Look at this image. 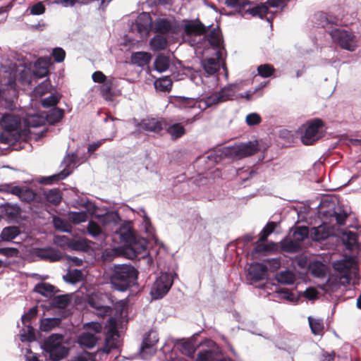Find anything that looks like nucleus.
Masks as SVG:
<instances>
[{
	"instance_id": "obj_51",
	"label": "nucleus",
	"mask_w": 361,
	"mask_h": 361,
	"mask_svg": "<svg viewBox=\"0 0 361 361\" xmlns=\"http://www.w3.org/2000/svg\"><path fill=\"white\" fill-rule=\"evenodd\" d=\"M300 343V340L297 336H292L287 341V342H286V347L284 349L290 354L294 353L298 350Z\"/></svg>"
},
{
	"instance_id": "obj_15",
	"label": "nucleus",
	"mask_w": 361,
	"mask_h": 361,
	"mask_svg": "<svg viewBox=\"0 0 361 361\" xmlns=\"http://www.w3.org/2000/svg\"><path fill=\"white\" fill-rule=\"evenodd\" d=\"M21 209L16 204L5 203L0 206V214L1 218L6 219L8 221H16L20 215Z\"/></svg>"
},
{
	"instance_id": "obj_25",
	"label": "nucleus",
	"mask_w": 361,
	"mask_h": 361,
	"mask_svg": "<svg viewBox=\"0 0 361 361\" xmlns=\"http://www.w3.org/2000/svg\"><path fill=\"white\" fill-rule=\"evenodd\" d=\"M330 231L324 224H321L317 227H312L310 231V236L314 241H323L330 236Z\"/></svg>"
},
{
	"instance_id": "obj_38",
	"label": "nucleus",
	"mask_w": 361,
	"mask_h": 361,
	"mask_svg": "<svg viewBox=\"0 0 361 361\" xmlns=\"http://www.w3.org/2000/svg\"><path fill=\"white\" fill-rule=\"evenodd\" d=\"M276 280L281 284L291 285L295 281V276L290 270L281 271L276 274Z\"/></svg>"
},
{
	"instance_id": "obj_42",
	"label": "nucleus",
	"mask_w": 361,
	"mask_h": 361,
	"mask_svg": "<svg viewBox=\"0 0 361 361\" xmlns=\"http://www.w3.org/2000/svg\"><path fill=\"white\" fill-rule=\"evenodd\" d=\"M89 304L90 307L95 309L96 314L101 317H105L111 314L112 309L110 306L100 305L93 299L89 300Z\"/></svg>"
},
{
	"instance_id": "obj_8",
	"label": "nucleus",
	"mask_w": 361,
	"mask_h": 361,
	"mask_svg": "<svg viewBox=\"0 0 361 361\" xmlns=\"http://www.w3.org/2000/svg\"><path fill=\"white\" fill-rule=\"evenodd\" d=\"M75 164V155H68L64 157L61 162V166L63 169L58 173L54 174L48 177H43L39 181L42 184H51L54 181L65 179L72 172V169Z\"/></svg>"
},
{
	"instance_id": "obj_50",
	"label": "nucleus",
	"mask_w": 361,
	"mask_h": 361,
	"mask_svg": "<svg viewBox=\"0 0 361 361\" xmlns=\"http://www.w3.org/2000/svg\"><path fill=\"white\" fill-rule=\"evenodd\" d=\"M202 101L204 102L207 107H210L222 103L221 96H219L218 92H214L209 95L202 97Z\"/></svg>"
},
{
	"instance_id": "obj_45",
	"label": "nucleus",
	"mask_w": 361,
	"mask_h": 361,
	"mask_svg": "<svg viewBox=\"0 0 361 361\" xmlns=\"http://www.w3.org/2000/svg\"><path fill=\"white\" fill-rule=\"evenodd\" d=\"M63 280L70 284H75L82 279V273L80 269H73L69 271L66 275L63 276Z\"/></svg>"
},
{
	"instance_id": "obj_43",
	"label": "nucleus",
	"mask_w": 361,
	"mask_h": 361,
	"mask_svg": "<svg viewBox=\"0 0 361 361\" xmlns=\"http://www.w3.org/2000/svg\"><path fill=\"white\" fill-rule=\"evenodd\" d=\"M46 200L54 205H58L61 201V195L59 189L53 188L44 191V192Z\"/></svg>"
},
{
	"instance_id": "obj_63",
	"label": "nucleus",
	"mask_w": 361,
	"mask_h": 361,
	"mask_svg": "<svg viewBox=\"0 0 361 361\" xmlns=\"http://www.w3.org/2000/svg\"><path fill=\"white\" fill-rule=\"evenodd\" d=\"M214 353L210 350L200 351L197 354L195 361H214Z\"/></svg>"
},
{
	"instance_id": "obj_44",
	"label": "nucleus",
	"mask_w": 361,
	"mask_h": 361,
	"mask_svg": "<svg viewBox=\"0 0 361 361\" xmlns=\"http://www.w3.org/2000/svg\"><path fill=\"white\" fill-rule=\"evenodd\" d=\"M154 87L160 92H169L172 87V80L170 77L165 76L154 82Z\"/></svg>"
},
{
	"instance_id": "obj_64",
	"label": "nucleus",
	"mask_w": 361,
	"mask_h": 361,
	"mask_svg": "<svg viewBox=\"0 0 361 361\" xmlns=\"http://www.w3.org/2000/svg\"><path fill=\"white\" fill-rule=\"evenodd\" d=\"M178 103L179 106L183 109L192 108L195 104V100L192 98L185 97H178Z\"/></svg>"
},
{
	"instance_id": "obj_18",
	"label": "nucleus",
	"mask_w": 361,
	"mask_h": 361,
	"mask_svg": "<svg viewBox=\"0 0 361 361\" xmlns=\"http://www.w3.org/2000/svg\"><path fill=\"white\" fill-rule=\"evenodd\" d=\"M0 125L4 130L13 132L18 129L20 119L12 114L6 113L0 116Z\"/></svg>"
},
{
	"instance_id": "obj_59",
	"label": "nucleus",
	"mask_w": 361,
	"mask_h": 361,
	"mask_svg": "<svg viewBox=\"0 0 361 361\" xmlns=\"http://www.w3.org/2000/svg\"><path fill=\"white\" fill-rule=\"evenodd\" d=\"M269 7L267 4H264L253 8L251 13L253 16H258L260 18H263L269 13Z\"/></svg>"
},
{
	"instance_id": "obj_54",
	"label": "nucleus",
	"mask_w": 361,
	"mask_h": 361,
	"mask_svg": "<svg viewBox=\"0 0 361 361\" xmlns=\"http://www.w3.org/2000/svg\"><path fill=\"white\" fill-rule=\"evenodd\" d=\"M88 245L86 240L83 239H71L68 248L76 251H86L88 249Z\"/></svg>"
},
{
	"instance_id": "obj_52",
	"label": "nucleus",
	"mask_w": 361,
	"mask_h": 361,
	"mask_svg": "<svg viewBox=\"0 0 361 361\" xmlns=\"http://www.w3.org/2000/svg\"><path fill=\"white\" fill-rule=\"evenodd\" d=\"M54 226L56 230L62 232L71 233V226L66 221L60 217L55 216L53 219Z\"/></svg>"
},
{
	"instance_id": "obj_48",
	"label": "nucleus",
	"mask_w": 361,
	"mask_h": 361,
	"mask_svg": "<svg viewBox=\"0 0 361 361\" xmlns=\"http://www.w3.org/2000/svg\"><path fill=\"white\" fill-rule=\"evenodd\" d=\"M44 117L37 114L28 116L25 121V124L28 128H37L44 124Z\"/></svg>"
},
{
	"instance_id": "obj_27",
	"label": "nucleus",
	"mask_w": 361,
	"mask_h": 361,
	"mask_svg": "<svg viewBox=\"0 0 361 361\" xmlns=\"http://www.w3.org/2000/svg\"><path fill=\"white\" fill-rule=\"evenodd\" d=\"M308 269L312 275L317 278H324L326 273V266L319 260L310 262Z\"/></svg>"
},
{
	"instance_id": "obj_57",
	"label": "nucleus",
	"mask_w": 361,
	"mask_h": 361,
	"mask_svg": "<svg viewBox=\"0 0 361 361\" xmlns=\"http://www.w3.org/2000/svg\"><path fill=\"white\" fill-rule=\"evenodd\" d=\"M113 335L107 336L105 339V345L103 348V352L109 354L112 350H117V353H119L118 347L116 343L112 341Z\"/></svg>"
},
{
	"instance_id": "obj_47",
	"label": "nucleus",
	"mask_w": 361,
	"mask_h": 361,
	"mask_svg": "<svg viewBox=\"0 0 361 361\" xmlns=\"http://www.w3.org/2000/svg\"><path fill=\"white\" fill-rule=\"evenodd\" d=\"M226 152L227 150L225 149H219L218 150L211 151L207 156V159L212 164H217L220 162L226 155Z\"/></svg>"
},
{
	"instance_id": "obj_19",
	"label": "nucleus",
	"mask_w": 361,
	"mask_h": 361,
	"mask_svg": "<svg viewBox=\"0 0 361 361\" xmlns=\"http://www.w3.org/2000/svg\"><path fill=\"white\" fill-rule=\"evenodd\" d=\"M267 267L263 263L255 262L250 264L248 274L255 282L264 280L267 277Z\"/></svg>"
},
{
	"instance_id": "obj_20",
	"label": "nucleus",
	"mask_w": 361,
	"mask_h": 361,
	"mask_svg": "<svg viewBox=\"0 0 361 361\" xmlns=\"http://www.w3.org/2000/svg\"><path fill=\"white\" fill-rule=\"evenodd\" d=\"M209 27H211V25L205 26L199 20L196 22H189L185 24L184 32L188 36L201 35L207 33Z\"/></svg>"
},
{
	"instance_id": "obj_30",
	"label": "nucleus",
	"mask_w": 361,
	"mask_h": 361,
	"mask_svg": "<svg viewBox=\"0 0 361 361\" xmlns=\"http://www.w3.org/2000/svg\"><path fill=\"white\" fill-rule=\"evenodd\" d=\"M62 319L64 318L61 316L44 318L41 319L39 328L42 331H49L54 328L59 326L61 323Z\"/></svg>"
},
{
	"instance_id": "obj_1",
	"label": "nucleus",
	"mask_w": 361,
	"mask_h": 361,
	"mask_svg": "<svg viewBox=\"0 0 361 361\" xmlns=\"http://www.w3.org/2000/svg\"><path fill=\"white\" fill-rule=\"evenodd\" d=\"M137 274V269L130 264H117L110 276V283L114 289L125 292L135 283Z\"/></svg>"
},
{
	"instance_id": "obj_49",
	"label": "nucleus",
	"mask_w": 361,
	"mask_h": 361,
	"mask_svg": "<svg viewBox=\"0 0 361 361\" xmlns=\"http://www.w3.org/2000/svg\"><path fill=\"white\" fill-rule=\"evenodd\" d=\"M87 233L92 237L99 239L102 238V231L100 226L94 221H90L87 226Z\"/></svg>"
},
{
	"instance_id": "obj_31",
	"label": "nucleus",
	"mask_w": 361,
	"mask_h": 361,
	"mask_svg": "<svg viewBox=\"0 0 361 361\" xmlns=\"http://www.w3.org/2000/svg\"><path fill=\"white\" fill-rule=\"evenodd\" d=\"M97 342V338L95 334L90 331L82 333L78 338L79 344L86 347L87 348H93L96 345Z\"/></svg>"
},
{
	"instance_id": "obj_7",
	"label": "nucleus",
	"mask_w": 361,
	"mask_h": 361,
	"mask_svg": "<svg viewBox=\"0 0 361 361\" xmlns=\"http://www.w3.org/2000/svg\"><path fill=\"white\" fill-rule=\"evenodd\" d=\"M153 23L151 16L149 13L142 12L140 13L134 23H132L130 31L137 32L140 37H147L150 31L153 30Z\"/></svg>"
},
{
	"instance_id": "obj_22",
	"label": "nucleus",
	"mask_w": 361,
	"mask_h": 361,
	"mask_svg": "<svg viewBox=\"0 0 361 361\" xmlns=\"http://www.w3.org/2000/svg\"><path fill=\"white\" fill-rule=\"evenodd\" d=\"M34 291L51 299L60 290L49 283L41 282L35 285Z\"/></svg>"
},
{
	"instance_id": "obj_10",
	"label": "nucleus",
	"mask_w": 361,
	"mask_h": 361,
	"mask_svg": "<svg viewBox=\"0 0 361 361\" xmlns=\"http://www.w3.org/2000/svg\"><path fill=\"white\" fill-rule=\"evenodd\" d=\"M133 122L135 126L138 128V130L159 133L166 128V122L163 118L147 117L140 121L133 118Z\"/></svg>"
},
{
	"instance_id": "obj_3",
	"label": "nucleus",
	"mask_w": 361,
	"mask_h": 361,
	"mask_svg": "<svg viewBox=\"0 0 361 361\" xmlns=\"http://www.w3.org/2000/svg\"><path fill=\"white\" fill-rule=\"evenodd\" d=\"M329 32L334 42L338 44L342 49L353 51L357 48L356 36L351 32L341 28H334Z\"/></svg>"
},
{
	"instance_id": "obj_40",
	"label": "nucleus",
	"mask_w": 361,
	"mask_h": 361,
	"mask_svg": "<svg viewBox=\"0 0 361 361\" xmlns=\"http://www.w3.org/2000/svg\"><path fill=\"white\" fill-rule=\"evenodd\" d=\"M63 109L54 107L48 112L46 118L49 123L54 124L59 122L63 117Z\"/></svg>"
},
{
	"instance_id": "obj_46",
	"label": "nucleus",
	"mask_w": 361,
	"mask_h": 361,
	"mask_svg": "<svg viewBox=\"0 0 361 361\" xmlns=\"http://www.w3.org/2000/svg\"><path fill=\"white\" fill-rule=\"evenodd\" d=\"M150 45L154 50H164L167 46V39L161 35H157L150 39Z\"/></svg>"
},
{
	"instance_id": "obj_17",
	"label": "nucleus",
	"mask_w": 361,
	"mask_h": 361,
	"mask_svg": "<svg viewBox=\"0 0 361 361\" xmlns=\"http://www.w3.org/2000/svg\"><path fill=\"white\" fill-rule=\"evenodd\" d=\"M206 37L209 44L215 50L216 57L221 59L223 51H224V47H221V38L219 30L216 28L211 30Z\"/></svg>"
},
{
	"instance_id": "obj_36",
	"label": "nucleus",
	"mask_w": 361,
	"mask_h": 361,
	"mask_svg": "<svg viewBox=\"0 0 361 361\" xmlns=\"http://www.w3.org/2000/svg\"><path fill=\"white\" fill-rule=\"evenodd\" d=\"M16 195L22 202L30 203L35 200L36 193L33 190L26 186H19V192L16 193Z\"/></svg>"
},
{
	"instance_id": "obj_2",
	"label": "nucleus",
	"mask_w": 361,
	"mask_h": 361,
	"mask_svg": "<svg viewBox=\"0 0 361 361\" xmlns=\"http://www.w3.org/2000/svg\"><path fill=\"white\" fill-rule=\"evenodd\" d=\"M63 336L52 334L43 341L41 348L45 357L51 361H60L66 357L69 352L63 343Z\"/></svg>"
},
{
	"instance_id": "obj_29",
	"label": "nucleus",
	"mask_w": 361,
	"mask_h": 361,
	"mask_svg": "<svg viewBox=\"0 0 361 361\" xmlns=\"http://www.w3.org/2000/svg\"><path fill=\"white\" fill-rule=\"evenodd\" d=\"M20 233V228L17 226H9L4 228L0 237L2 241L9 242L15 239Z\"/></svg>"
},
{
	"instance_id": "obj_56",
	"label": "nucleus",
	"mask_w": 361,
	"mask_h": 361,
	"mask_svg": "<svg viewBox=\"0 0 361 361\" xmlns=\"http://www.w3.org/2000/svg\"><path fill=\"white\" fill-rule=\"evenodd\" d=\"M276 226V224L274 221H269L265 226V227L261 231V235L259 237L260 241H264L267 240L268 236L274 232L275 228Z\"/></svg>"
},
{
	"instance_id": "obj_11",
	"label": "nucleus",
	"mask_w": 361,
	"mask_h": 361,
	"mask_svg": "<svg viewBox=\"0 0 361 361\" xmlns=\"http://www.w3.org/2000/svg\"><path fill=\"white\" fill-rule=\"evenodd\" d=\"M153 31L161 35H173L178 32V25L173 18L159 17L154 20Z\"/></svg>"
},
{
	"instance_id": "obj_4",
	"label": "nucleus",
	"mask_w": 361,
	"mask_h": 361,
	"mask_svg": "<svg viewBox=\"0 0 361 361\" xmlns=\"http://www.w3.org/2000/svg\"><path fill=\"white\" fill-rule=\"evenodd\" d=\"M334 268L338 272L340 281L343 285H349L351 279L358 274L357 265L352 261L343 259L334 264Z\"/></svg>"
},
{
	"instance_id": "obj_24",
	"label": "nucleus",
	"mask_w": 361,
	"mask_h": 361,
	"mask_svg": "<svg viewBox=\"0 0 361 361\" xmlns=\"http://www.w3.org/2000/svg\"><path fill=\"white\" fill-rule=\"evenodd\" d=\"M240 86L238 84H230L221 88L218 91L222 103L233 100L235 96V93L240 90Z\"/></svg>"
},
{
	"instance_id": "obj_55",
	"label": "nucleus",
	"mask_w": 361,
	"mask_h": 361,
	"mask_svg": "<svg viewBox=\"0 0 361 361\" xmlns=\"http://www.w3.org/2000/svg\"><path fill=\"white\" fill-rule=\"evenodd\" d=\"M53 2L67 8L73 7L75 4L86 5L88 4L89 0H53Z\"/></svg>"
},
{
	"instance_id": "obj_21",
	"label": "nucleus",
	"mask_w": 361,
	"mask_h": 361,
	"mask_svg": "<svg viewBox=\"0 0 361 361\" xmlns=\"http://www.w3.org/2000/svg\"><path fill=\"white\" fill-rule=\"evenodd\" d=\"M223 61V58L221 59L216 57L214 58H207L203 59L201 61L202 66L205 72V73L209 75H214L220 69V63Z\"/></svg>"
},
{
	"instance_id": "obj_23",
	"label": "nucleus",
	"mask_w": 361,
	"mask_h": 361,
	"mask_svg": "<svg viewBox=\"0 0 361 361\" xmlns=\"http://www.w3.org/2000/svg\"><path fill=\"white\" fill-rule=\"evenodd\" d=\"M315 23L324 28H331L336 24V18L328 15L325 12H319L315 14Z\"/></svg>"
},
{
	"instance_id": "obj_61",
	"label": "nucleus",
	"mask_w": 361,
	"mask_h": 361,
	"mask_svg": "<svg viewBox=\"0 0 361 361\" xmlns=\"http://www.w3.org/2000/svg\"><path fill=\"white\" fill-rule=\"evenodd\" d=\"M70 219L73 224H78L86 221L87 214L84 212H73L70 213Z\"/></svg>"
},
{
	"instance_id": "obj_58",
	"label": "nucleus",
	"mask_w": 361,
	"mask_h": 361,
	"mask_svg": "<svg viewBox=\"0 0 361 361\" xmlns=\"http://www.w3.org/2000/svg\"><path fill=\"white\" fill-rule=\"evenodd\" d=\"M258 73L262 78L270 77L274 72V68L269 64H262L257 68Z\"/></svg>"
},
{
	"instance_id": "obj_14",
	"label": "nucleus",
	"mask_w": 361,
	"mask_h": 361,
	"mask_svg": "<svg viewBox=\"0 0 361 361\" xmlns=\"http://www.w3.org/2000/svg\"><path fill=\"white\" fill-rule=\"evenodd\" d=\"M121 219L119 214L117 212H108L101 218V222L104 226H118L114 231L119 236L121 234L128 233L131 231V228L128 224L119 225Z\"/></svg>"
},
{
	"instance_id": "obj_39",
	"label": "nucleus",
	"mask_w": 361,
	"mask_h": 361,
	"mask_svg": "<svg viewBox=\"0 0 361 361\" xmlns=\"http://www.w3.org/2000/svg\"><path fill=\"white\" fill-rule=\"evenodd\" d=\"M308 322L311 332L315 335H322L324 333V322L322 319L313 318L312 317H308Z\"/></svg>"
},
{
	"instance_id": "obj_26",
	"label": "nucleus",
	"mask_w": 361,
	"mask_h": 361,
	"mask_svg": "<svg viewBox=\"0 0 361 361\" xmlns=\"http://www.w3.org/2000/svg\"><path fill=\"white\" fill-rule=\"evenodd\" d=\"M257 150V144L249 142L239 145L235 149V152L239 157H245L255 154Z\"/></svg>"
},
{
	"instance_id": "obj_32",
	"label": "nucleus",
	"mask_w": 361,
	"mask_h": 361,
	"mask_svg": "<svg viewBox=\"0 0 361 361\" xmlns=\"http://www.w3.org/2000/svg\"><path fill=\"white\" fill-rule=\"evenodd\" d=\"M151 58L150 54L145 51H138L133 54L131 61L133 64L143 67L149 63Z\"/></svg>"
},
{
	"instance_id": "obj_41",
	"label": "nucleus",
	"mask_w": 361,
	"mask_h": 361,
	"mask_svg": "<svg viewBox=\"0 0 361 361\" xmlns=\"http://www.w3.org/2000/svg\"><path fill=\"white\" fill-rule=\"evenodd\" d=\"M155 70L159 73L166 71L170 65L169 58L163 55H158L154 60Z\"/></svg>"
},
{
	"instance_id": "obj_13",
	"label": "nucleus",
	"mask_w": 361,
	"mask_h": 361,
	"mask_svg": "<svg viewBox=\"0 0 361 361\" xmlns=\"http://www.w3.org/2000/svg\"><path fill=\"white\" fill-rule=\"evenodd\" d=\"M71 302V296L70 294H62L59 295H54L49 302L51 307L57 308V315L61 317L66 318L70 314V311L67 307Z\"/></svg>"
},
{
	"instance_id": "obj_34",
	"label": "nucleus",
	"mask_w": 361,
	"mask_h": 361,
	"mask_svg": "<svg viewBox=\"0 0 361 361\" xmlns=\"http://www.w3.org/2000/svg\"><path fill=\"white\" fill-rule=\"evenodd\" d=\"M291 233L293 239L300 244L301 242L307 238L310 231L307 226H300L292 228Z\"/></svg>"
},
{
	"instance_id": "obj_9",
	"label": "nucleus",
	"mask_w": 361,
	"mask_h": 361,
	"mask_svg": "<svg viewBox=\"0 0 361 361\" xmlns=\"http://www.w3.org/2000/svg\"><path fill=\"white\" fill-rule=\"evenodd\" d=\"M173 284L171 276L166 273L161 274L154 283L150 294L153 299L159 300L162 298L170 290Z\"/></svg>"
},
{
	"instance_id": "obj_35",
	"label": "nucleus",
	"mask_w": 361,
	"mask_h": 361,
	"mask_svg": "<svg viewBox=\"0 0 361 361\" xmlns=\"http://www.w3.org/2000/svg\"><path fill=\"white\" fill-rule=\"evenodd\" d=\"M343 235L346 236L344 244L347 249L352 250L354 246L358 245L361 238V234L353 231H346L343 233Z\"/></svg>"
},
{
	"instance_id": "obj_16",
	"label": "nucleus",
	"mask_w": 361,
	"mask_h": 361,
	"mask_svg": "<svg viewBox=\"0 0 361 361\" xmlns=\"http://www.w3.org/2000/svg\"><path fill=\"white\" fill-rule=\"evenodd\" d=\"M36 255L41 259L51 262L60 261L63 258L62 252L51 247L37 249Z\"/></svg>"
},
{
	"instance_id": "obj_33",
	"label": "nucleus",
	"mask_w": 361,
	"mask_h": 361,
	"mask_svg": "<svg viewBox=\"0 0 361 361\" xmlns=\"http://www.w3.org/2000/svg\"><path fill=\"white\" fill-rule=\"evenodd\" d=\"M167 133L171 135L172 140H177L185 133L184 126L180 123H175L166 126Z\"/></svg>"
},
{
	"instance_id": "obj_28",
	"label": "nucleus",
	"mask_w": 361,
	"mask_h": 361,
	"mask_svg": "<svg viewBox=\"0 0 361 361\" xmlns=\"http://www.w3.org/2000/svg\"><path fill=\"white\" fill-rule=\"evenodd\" d=\"M37 307H31L29 310V311L27 313L24 314L22 316V318H21L22 322L28 329V336H27V337L34 336L33 329L27 323H29L30 319L34 317H35L37 315ZM21 336L23 337L21 338L22 341H23L24 340H28V338H25V335L23 334V335H21Z\"/></svg>"
},
{
	"instance_id": "obj_53",
	"label": "nucleus",
	"mask_w": 361,
	"mask_h": 361,
	"mask_svg": "<svg viewBox=\"0 0 361 361\" xmlns=\"http://www.w3.org/2000/svg\"><path fill=\"white\" fill-rule=\"evenodd\" d=\"M300 247V244L293 239L286 240L282 244L283 250L290 253L298 252Z\"/></svg>"
},
{
	"instance_id": "obj_60",
	"label": "nucleus",
	"mask_w": 361,
	"mask_h": 361,
	"mask_svg": "<svg viewBox=\"0 0 361 361\" xmlns=\"http://www.w3.org/2000/svg\"><path fill=\"white\" fill-rule=\"evenodd\" d=\"M59 101V98L56 94H51L47 97H45L42 100V105L44 108L55 107V106L58 104Z\"/></svg>"
},
{
	"instance_id": "obj_12",
	"label": "nucleus",
	"mask_w": 361,
	"mask_h": 361,
	"mask_svg": "<svg viewBox=\"0 0 361 361\" xmlns=\"http://www.w3.org/2000/svg\"><path fill=\"white\" fill-rule=\"evenodd\" d=\"M158 341V334L155 330L152 329L145 334L140 345V355L143 359H147L148 356L155 353Z\"/></svg>"
},
{
	"instance_id": "obj_5",
	"label": "nucleus",
	"mask_w": 361,
	"mask_h": 361,
	"mask_svg": "<svg viewBox=\"0 0 361 361\" xmlns=\"http://www.w3.org/2000/svg\"><path fill=\"white\" fill-rule=\"evenodd\" d=\"M319 213L323 218L329 219L334 217L338 225H344L345 219L348 216V211L341 207H336L334 202H323L321 203Z\"/></svg>"
},
{
	"instance_id": "obj_6",
	"label": "nucleus",
	"mask_w": 361,
	"mask_h": 361,
	"mask_svg": "<svg viewBox=\"0 0 361 361\" xmlns=\"http://www.w3.org/2000/svg\"><path fill=\"white\" fill-rule=\"evenodd\" d=\"M323 121L315 118L307 123L305 130L301 136V141L305 145H313L322 137L321 128Z\"/></svg>"
},
{
	"instance_id": "obj_37",
	"label": "nucleus",
	"mask_w": 361,
	"mask_h": 361,
	"mask_svg": "<svg viewBox=\"0 0 361 361\" xmlns=\"http://www.w3.org/2000/svg\"><path fill=\"white\" fill-rule=\"evenodd\" d=\"M116 85V80L114 78L106 79L101 87V94L106 99H111L113 95L111 94L112 88Z\"/></svg>"
},
{
	"instance_id": "obj_62",
	"label": "nucleus",
	"mask_w": 361,
	"mask_h": 361,
	"mask_svg": "<svg viewBox=\"0 0 361 361\" xmlns=\"http://www.w3.org/2000/svg\"><path fill=\"white\" fill-rule=\"evenodd\" d=\"M71 238L66 235H56L54 238V243L57 246L65 248L69 247Z\"/></svg>"
}]
</instances>
